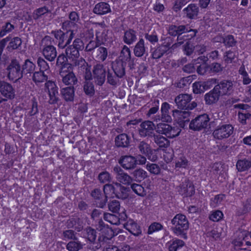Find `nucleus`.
Instances as JSON below:
<instances>
[{"label":"nucleus","mask_w":251,"mask_h":251,"mask_svg":"<svg viewBox=\"0 0 251 251\" xmlns=\"http://www.w3.org/2000/svg\"><path fill=\"white\" fill-rule=\"evenodd\" d=\"M156 126L151 121H145L142 122L139 128V134L141 137H150L153 135Z\"/></svg>","instance_id":"10"},{"label":"nucleus","mask_w":251,"mask_h":251,"mask_svg":"<svg viewBox=\"0 0 251 251\" xmlns=\"http://www.w3.org/2000/svg\"><path fill=\"white\" fill-rule=\"evenodd\" d=\"M84 236L89 241L93 242L96 240L97 235L96 231L93 229L88 228L86 229Z\"/></svg>","instance_id":"48"},{"label":"nucleus","mask_w":251,"mask_h":251,"mask_svg":"<svg viewBox=\"0 0 251 251\" xmlns=\"http://www.w3.org/2000/svg\"><path fill=\"white\" fill-rule=\"evenodd\" d=\"M221 96L217 90L214 89L204 96V100L206 104H211L218 101L219 97Z\"/></svg>","instance_id":"24"},{"label":"nucleus","mask_w":251,"mask_h":251,"mask_svg":"<svg viewBox=\"0 0 251 251\" xmlns=\"http://www.w3.org/2000/svg\"><path fill=\"white\" fill-rule=\"evenodd\" d=\"M237 56L238 53L236 51H228L226 52V55H225V61L227 64L234 62Z\"/></svg>","instance_id":"45"},{"label":"nucleus","mask_w":251,"mask_h":251,"mask_svg":"<svg viewBox=\"0 0 251 251\" xmlns=\"http://www.w3.org/2000/svg\"><path fill=\"white\" fill-rule=\"evenodd\" d=\"M239 74L241 76V77L242 79L243 84L248 85L251 82V78L250 77L244 65H242L239 68Z\"/></svg>","instance_id":"42"},{"label":"nucleus","mask_w":251,"mask_h":251,"mask_svg":"<svg viewBox=\"0 0 251 251\" xmlns=\"http://www.w3.org/2000/svg\"><path fill=\"white\" fill-rule=\"evenodd\" d=\"M153 140L160 148L166 149L170 146V141L165 137L160 135H153Z\"/></svg>","instance_id":"28"},{"label":"nucleus","mask_w":251,"mask_h":251,"mask_svg":"<svg viewBox=\"0 0 251 251\" xmlns=\"http://www.w3.org/2000/svg\"><path fill=\"white\" fill-rule=\"evenodd\" d=\"M93 78L97 84H103L105 79V71L102 65L98 64L95 66L93 70Z\"/></svg>","instance_id":"17"},{"label":"nucleus","mask_w":251,"mask_h":251,"mask_svg":"<svg viewBox=\"0 0 251 251\" xmlns=\"http://www.w3.org/2000/svg\"><path fill=\"white\" fill-rule=\"evenodd\" d=\"M107 50L104 47H100L96 50V58L98 61H104L107 57Z\"/></svg>","instance_id":"39"},{"label":"nucleus","mask_w":251,"mask_h":251,"mask_svg":"<svg viewBox=\"0 0 251 251\" xmlns=\"http://www.w3.org/2000/svg\"><path fill=\"white\" fill-rule=\"evenodd\" d=\"M184 11L187 17L193 18L198 14V7L195 4H190L184 9Z\"/></svg>","instance_id":"37"},{"label":"nucleus","mask_w":251,"mask_h":251,"mask_svg":"<svg viewBox=\"0 0 251 251\" xmlns=\"http://www.w3.org/2000/svg\"><path fill=\"white\" fill-rule=\"evenodd\" d=\"M136 40L135 32L132 30H128L125 32L124 41L127 44H131Z\"/></svg>","instance_id":"38"},{"label":"nucleus","mask_w":251,"mask_h":251,"mask_svg":"<svg viewBox=\"0 0 251 251\" xmlns=\"http://www.w3.org/2000/svg\"><path fill=\"white\" fill-rule=\"evenodd\" d=\"M37 64L40 68V70L46 71L49 68L48 63L43 58L39 57L37 60Z\"/></svg>","instance_id":"61"},{"label":"nucleus","mask_w":251,"mask_h":251,"mask_svg":"<svg viewBox=\"0 0 251 251\" xmlns=\"http://www.w3.org/2000/svg\"><path fill=\"white\" fill-rule=\"evenodd\" d=\"M8 77L11 80H17L22 76L20 66L16 61H13L7 68Z\"/></svg>","instance_id":"12"},{"label":"nucleus","mask_w":251,"mask_h":251,"mask_svg":"<svg viewBox=\"0 0 251 251\" xmlns=\"http://www.w3.org/2000/svg\"><path fill=\"white\" fill-rule=\"evenodd\" d=\"M120 58L121 61L118 62L114 64L113 69L117 76L121 77L125 75L126 62L128 61L130 59V50L127 46H125L123 47Z\"/></svg>","instance_id":"2"},{"label":"nucleus","mask_w":251,"mask_h":251,"mask_svg":"<svg viewBox=\"0 0 251 251\" xmlns=\"http://www.w3.org/2000/svg\"><path fill=\"white\" fill-rule=\"evenodd\" d=\"M14 28V26L9 23H6L4 26H2V29L0 31V37H3L7 33L10 32Z\"/></svg>","instance_id":"58"},{"label":"nucleus","mask_w":251,"mask_h":251,"mask_svg":"<svg viewBox=\"0 0 251 251\" xmlns=\"http://www.w3.org/2000/svg\"><path fill=\"white\" fill-rule=\"evenodd\" d=\"M221 96L229 95L233 90V83L230 81H223L215 87Z\"/></svg>","instance_id":"15"},{"label":"nucleus","mask_w":251,"mask_h":251,"mask_svg":"<svg viewBox=\"0 0 251 251\" xmlns=\"http://www.w3.org/2000/svg\"><path fill=\"white\" fill-rule=\"evenodd\" d=\"M119 163L126 170L133 169L136 166L135 157L131 155L123 156L120 159Z\"/></svg>","instance_id":"19"},{"label":"nucleus","mask_w":251,"mask_h":251,"mask_svg":"<svg viewBox=\"0 0 251 251\" xmlns=\"http://www.w3.org/2000/svg\"><path fill=\"white\" fill-rule=\"evenodd\" d=\"M36 68L35 64L30 59L25 60L22 67V74H31L34 73Z\"/></svg>","instance_id":"31"},{"label":"nucleus","mask_w":251,"mask_h":251,"mask_svg":"<svg viewBox=\"0 0 251 251\" xmlns=\"http://www.w3.org/2000/svg\"><path fill=\"white\" fill-rule=\"evenodd\" d=\"M44 90L49 96V102L50 104H54L58 101V88L55 82L47 81L45 83Z\"/></svg>","instance_id":"4"},{"label":"nucleus","mask_w":251,"mask_h":251,"mask_svg":"<svg viewBox=\"0 0 251 251\" xmlns=\"http://www.w3.org/2000/svg\"><path fill=\"white\" fill-rule=\"evenodd\" d=\"M193 92L195 94L203 93L205 90L203 85V82H196L193 84Z\"/></svg>","instance_id":"53"},{"label":"nucleus","mask_w":251,"mask_h":251,"mask_svg":"<svg viewBox=\"0 0 251 251\" xmlns=\"http://www.w3.org/2000/svg\"><path fill=\"white\" fill-rule=\"evenodd\" d=\"M104 219L105 221L113 225H118L119 223V218L115 215L110 213L105 214Z\"/></svg>","instance_id":"49"},{"label":"nucleus","mask_w":251,"mask_h":251,"mask_svg":"<svg viewBox=\"0 0 251 251\" xmlns=\"http://www.w3.org/2000/svg\"><path fill=\"white\" fill-rule=\"evenodd\" d=\"M225 195H218L211 199L210 204L213 207H217L220 205L223 200L225 199Z\"/></svg>","instance_id":"54"},{"label":"nucleus","mask_w":251,"mask_h":251,"mask_svg":"<svg viewBox=\"0 0 251 251\" xmlns=\"http://www.w3.org/2000/svg\"><path fill=\"white\" fill-rule=\"evenodd\" d=\"M233 131V127L230 125H223L219 126L213 132L214 138L222 139L228 138Z\"/></svg>","instance_id":"9"},{"label":"nucleus","mask_w":251,"mask_h":251,"mask_svg":"<svg viewBox=\"0 0 251 251\" xmlns=\"http://www.w3.org/2000/svg\"><path fill=\"white\" fill-rule=\"evenodd\" d=\"M110 11V6L108 4L105 2H100L97 4L94 8V12L99 15L105 14Z\"/></svg>","instance_id":"29"},{"label":"nucleus","mask_w":251,"mask_h":251,"mask_svg":"<svg viewBox=\"0 0 251 251\" xmlns=\"http://www.w3.org/2000/svg\"><path fill=\"white\" fill-rule=\"evenodd\" d=\"M187 190H182L183 195L186 197L191 196L194 193L195 189L193 185L190 181H186Z\"/></svg>","instance_id":"47"},{"label":"nucleus","mask_w":251,"mask_h":251,"mask_svg":"<svg viewBox=\"0 0 251 251\" xmlns=\"http://www.w3.org/2000/svg\"><path fill=\"white\" fill-rule=\"evenodd\" d=\"M132 191L137 195L144 197L146 195V191L145 188L140 184L133 183L131 185Z\"/></svg>","instance_id":"44"},{"label":"nucleus","mask_w":251,"mask_h":251,"mask_svg":"<svg viewBox=\"0 0 251 251\" xmlns=\"http://www.w3.org/2000/svg\"><path fill=\"white\" fill-rule=\"evenodd\" d=\"M147 170L151 174L158 175L160 172V168L156 164L149 163L146 166Z\"/></svg>","instance_id":"51"},{"label":"nucleus","mask_w":251,"mask_h":251,"mask_svg":"<svg viewBox=\"0 0 251 251\" xmlns=\"http://www.w3.org/2000/svg\"><path fill=\"white\" fill-rule=\"evenodd\" d=\"M125 228L130 233L135 236L141 234V230L139 226L132 220H129L125 225Z\"/></svg>","instance_id":"25"},{"label":"nucleus","mask_w":251,"mask_h":251,"mask_svg":"<svg viewBox=\"0 0 251 251\" xmlns=\"http://www.w3.org/2000/svg\"><path fill=\"white\" fill-rule=\"evenodd\" d=\"M54 36L57 39L59 40V47L64 48L71 42L74 38V33L71 30H67L65 33L61 30H58L55 32Z\"/></svg>","instance_id":"8"},{"label":"nucleus","mask_w":251,"mask_h":251,"mask_svg":"<svg viewBox=\"0 0 251 251\" xmlns=\"http://www.w3.org/2000/svg\"><path fill=\"white\" fill-rule=\"evenodd\" d=\"M62 81L66 85H74L77 81V78L73 71L71 64H65L61 68L60 72Z\"/></svg>","instance_id":"3"},{"label":"nucleus","mask_w":251,"mask_h":251,"mask_svg":"<svg viewBox=\"0 0 251 251\" xmlns=\"http://www.w3.org/2000/svg\"><path fill=\"white\" fill-rule=\"evenodd\" d=\"M130 139L126 134H121L115 138V144L118 147H126L130 143Z\"/></svg>","instance_id":"27"},{"label":"nucleus","mask_w":251,"mask_h":251,"mask_svg":"<svg viewBox=\"0 0 251 251\" xmlns=\"http://www.w3.org/2000/svg\"><path fill=\"white\" fill-rule=\"evenodd\" d=\"M132 175L135 181L139 182L145 179L148 176L147 172L142 169L135 170L132 173Z\"/></svg>","instance_id":"33"},{"label":"nucleus","mask_w":251,"mask_h":251,"mask_svg":"<svg viewBox=\"0 0 251 251\" xmlns=\"http://www.w3.org/2000/svg\"><path fill=\"white\" fill-rule=\"evenodd\" d=\"M173 115L175 120L181 125V123L189 120L190 113L188 111L176 110L174 111Z\"/></svg>","instance_id":"23"},{"label":"nucleus","mask_w":251,"mask_h":251,"mask_svg":"<svg viewBox=\"0 0 251 251\" xmlns=\"http://www.w3.org/2000/svg\"><path fill=\"white\" fill-rule=\"evenodd\" d=\"M115 185L116 187V197L121 199H126L128 196V189L118 183H115Z\"/></svg>","instance_id":"30"},{"label":"nucleus","mask_w":251,"mask_h":251,"mask_svg":"<svg viewBox=\"0 0 251 251\" xmlns=\"http://www.w3.org/2000/svg\"><path fill=\"white\" fill-rule=\"evenodd\" d=\"M207 60V57L201 56L195 60L197 71L199 75H204L210 73L209 67L206 64Z\"/></svg>","instance_id":"16"},{"label":"nucleus","mask_w":251,"mask_h":251,"mask_svg":"<svg viewBox=\"0 0 251 251\" xmlns=\"http://www.w3.org/2000/svg\"><path fill=\"white\" fill-rule=\"evenodd\" d=\"M168 244L169 251H179L185 245L182 240L178 239H175Z\"/></svg>","instance_id":"32"},{"label":"nucleus","mask_w":251,"mask_h":251,"mask_svg":"<svg viewBox=\"0 0 251 251\" xmlns=\"http://www.w3.org/2000/svg\"><path fill=\"white\" fill-rule=\"evenodd\" d=\"M108 208L110 211L114 213L118 212L120 208L119 202L116 200L112 201L108 204Z\"/></svg>","instance_id":"56"},{"label":"nucleus","mask_w":251,"mask_h":251,"mask_svg":"<svg viewBox=\"0 0 251 251\" xmlns=\"http://www.w3.org/2000/svg\"><path fill=\"white\" fill-rule=\"evenodd\" d=\"M48 79L47 75L45 74V71L43 70L34 72L32 75V79L36 85L47 80Z\"/></svg>","instance_id":"26"},{"label":"nucleus","mask_w":251,"mask_h":251,"mask_svg":"<svg viewBox=\"0 0 251 251\" xmlns=\"http://www.w3.org/2000/svg\"><path fill=\"white\" fill-rule=\"evenodd\" d=\"M22 44V41L19 37H15L9 43L7 48L9 50L17 49Z\"/></svg>","instance_id":"52"},{"label":"nucleus","mask_w":251,"mask_h":251,"mask_svg":"<svg viewBox=\"0 0 251 251\" xmlns=\"http://www.w3.org/2000/svg\"><path fill=\"white\" fill-rule=\"evenodd\" d=\"M61 94L66 101H72L74 98L73 87H68L62 89Z\"/></svg>","instance_id":"35"},{"label":"nucleus","mask_w":251,"mask_h":251,"mask_svg":"<svg viewBox=\"0 0 251 251\" xmlns=\"http://www.w3.org/2000/svg\"><path fill=\"white\" fill-rule=\"evenodd\" d=\"M156 131L158 133L164 134L168 138H173L179 135L181 129L173 127L168 124L160 123L157 125Z\"/></svg>","instance_id":"5"},{"label":"nucleus","mask_w":251,"mask_h":251,"mask_svg":"<svg viewBox=\"0 0 251 251\" xmlns=\"http://www.w3.org/2000/svg\"><path fill=\"white\" fill-rule=\"evenodd\" d=\"M135 55L138 57L142 56L145 52L144 41L141 39L136 44L134 49Z\"/></svg>","instance_id":"36"},{"label":"nucleus","mask_w":251,"mask_h":251,"mask_svg":"<svg viewBox=\"0 0 251 251\" xmlns=\"http://www.w3.org/2000/svg\"><path fill=\"white\" fill-rule=\"evenodd\" d=\"M223 217V213L221 211L217 210L211 213L209 216V219L214 222H218L221 220Z\"/></svg>","instance_id":"57"},{"label":"nucleus","mask_w":251,"mask_h":251,"mask_svg":"<svg viewBox=\"0 0 251 251\" xmlns=\"http://www.w3.org/2000/svg\"><path fill=\"white\" fill-rule=\"evenodd\" d=\"M236 168L239 172H244L251 167V161L246 159L239 160L236 165Z\"/></svg>","instance_id":"34"},{"label":"nucleus","mask_w":251,"mask_h":251,"mask_svg":"<svg viewBox=\"0 0 251 251\" xmlns=\"http://www.w3.org/2000/svg\"><path fill=\"white\" fill-rule=\"evenodd\" d=\"M163 228V226L157 222H154L151 224L149 227L148 233L151 234L153 232L158 231L161 230Z\"/></svg>","instance_id":"50"},{"label":"nucleus","mask_w":251,"mask_h":251,"mask_svg":"<svg viewBox=\"0 0 251 251\" xmlns=\"http://www.w3.org/2000/svg\"><path fill=\"white\" fill-rule=\"evenodd\" d=\"M138 148L140 152L148 156L149 159L151 161L156 160V156H151L152 151L151 150L150 146L148 143L142 141L140 142Z\"/></svg>","instance_id":"22"},{"label":"nucleus","mask_w":251,"mask_h":251,"mask_svg":"<svg viewBox=\"0 0 251 251\" xmlns=\"http://www.w3.org/2000/svg\"><path fill=\"white\" fill-rule=\"evenodd\" d=\"M116 187L114 185L113 186L111 184H106L103 187V192L105 195V197L112 198L116 196Z\"/></svg>","instance_id":"41"},{"label":"nucleus","mask_w":251,"mask_h":251,"mask_svg":"<svg viewBox=\"0 0 251 251\" xmlns=\"http://www.w3.org/2000/svg\"><path fill=\"white\" fill-rule=\"evenodd\" d=\"M209 124V118L207 115H200L191 121L189 128L194 130H200L206 128Z\"/></svg>","instance_id":"7"},{"label":"nucleus","mask_w":251,"mask_h":251,"mask_svg":"<svg viewBox=\"0 0 251 251\" xmlns=\"http://www.w3.org/2000/svg\"><path fill=\"white\" fill-rule=\"evenodd\" d=\"M83 245L77 240L70 242L67 245V249L69 251H78L82 249Z\"/></svg>","instance_id":"43"},{"label":"nucleus","mask_w":251,"mask_h":251,"mask_svg":"<svg viewBox=\"0 0 251 251\" xmlns=\"http://www.w3.org/2000/svg\"><path fill=\"white\" fill-rule=\"evenodd\" d=\"M38 112V102L35 99L31 100L30 107L28 109L27 113L30 116H33Z\"/></svg>","instance_id":"46"},{"label":"nucleus","mask_w":251,"mask_h":251,"mask_svg":"<svg viewBox=\"0 0 251 251\" xmlns=\"http://www.w3.org/2000/svg\"><path fill=\"white\" fill-rule=\"evenodd\" d=\"M174 226L173 232L177 236H180L184 239H187L186 231L189 228V223L185 215L177 214L172 220Z\"/></svg>","instance_id":"1"},{"label":"nucleus","mask_w":251,"mask_h":251,"mask_svg":"<svg viewBox=\"0 0 251 251\" xmlns=\"http://www.w3.org/2000/svg\"><path fill=\"white\" fill-rule=\"evenodd\" d=\"M42 53L46 59L50 61L54 60L57 55L55 48L51 45L45 47L43 49Z\"/></svg>","instance_id":"21"},{"label":"nucleus","mask_w":251,"mask_h":251,"mask_svg":"<svg viewBox=\"0 0 251 251\" xmlns=\"http://www.w3.org/2000/svg\"><path fill=\"white\" fill-rule=\"evenodd\" d=\"M84 44L79 39H76L73 44L70 46L66 50V54L68 58L73 60H75L79 56V51L83 50Z\"/></svg>","instance_id":"6"},{"label":"nucleus","mask_w":251,"mask_h":251,"mask_svg":"<svg viewBox=\"0 0 251 251\" xmlns=\"http://www.w3.org/2000/svg\"><path fill=\"white\" fill-rule=\"evenodd\" d=\"M169 50L167 45H162L156 48L152 51V56L153 58L158 59L161 57L163 54Z\"/></svg>","instance_id":"40"},{"label":"nucleus","mask_w":251,"mask_h":251,"mask_svg":"<svg viewBox=\"0 0 251 251\" xmlns=\"http://www.w3.org/2000/svg\"><path fill=\"white\" fill-rule=\"evenodd\" d=\"M191 100V96L188 94H181L175 99V102L178 108L187 109L189 102Z\"/></svg>","instance_id":"20"},{"label":"nucleus","mask_w":251,"mask_h":251,"mask_svg":"<svg viewBox=\"0 0 251 251\" xmlns=\"http://www.w3.org/2000/svg\"><path fill=\"white\" fill-rule=\"evenodd\" d=\"M209 67V72L210 73H217L221 71L222 70V67L221 65L217 63H214L211 64Z\"/></svg>","instance_id":"63"},{"label":"nucleus","mask_w":251,"mask_h":251,"mask_svg":"<svg viewBox=\"0 0 251 251\" xmlns=\"http://www.w3.org/2000/svg\"><path fill=\"white\" fill-rule=\"evenodd\" d=\"M84 91L86 94L92 95L94 93V88L93 84L89 81H85L84 85Z\"/></svg>","instance_id":"59"},{"label":"nucleus","mask_w":251,"mask_h":251,"mask_svg":"<svg viewBox=\"0 0 251 251\" xmlns=\"http://www.w3.org/2000/svg\"><path fill=\"white\" fill-rule=\"evenodd\" d=\"M114 171L117 173L116 178L120 183L125 185H129L132 181V177L124 173L119 167H115Z\"/></svg>","instance_id":"18"},{"label":"nucleus","mask_w":251,"mask_h":251,"mask_svg":"<svg viewBox=\"0 0 251 251\" xmlns=\"http://www.w3.org/2000/svg\"><path fill=\"white\" fill-rule=\"evenodd\" d=\"M96 36L100 44L103 43L107 40L109 31L104 24L98 23L96 24Z\"/></svg>","instance_id":"13"},{"label":"nucleus","mask_w":251,"mask_h":251,"mask_svg":"<svg viewBox=\"0 0 251 251\" xmlns=\"http://www.w3.org/2000/svg\"><path fill=\"white\" fill-rule=\"evenodd\" d=\"M14 96V90L10 84L5 82H0V102L2 100L1 96L5 99H11Z\"/></svg>","instance_id":"14"},{"label":"nucleus","mask_w":251,"mask_h":251,"mask_svg":"<svg viewBox=\"0 0 251 251\" xmlns=\"http://www.w3.org/2000/svg\"><path fill=\"white\" fill-rule=\"evenodd\" d=\"M97 229L100 232L98 239L100 242L106 241L107 240L112 238L114 236L112 229L105 226L102 221L99 222Z\"/></svg>","instance_id":"11"},{"label":"nucleus","mask_w":251,"mask_h":251,"mask_svg":"<svg viewBox=\"0 0 251 251\" xmlns=\"http://www.w3.org/2000/svg\"><path fill=\"white\" fill-rule=\"evenodd\" d=\"M50 13V10L48 9V8L46 6L42 7L39 8L35 10L34 11L33 15L35 18H38V17L41 16L46 14H48Z\"/></svg>","instance_id":"55"},{"label":"nucleus","mask_w":251,"mask_h":251,"mask_svg":"<svg viewBox=\"0 0 251 251\" xmlns=\"http://www.w3.org/2000/svg\"><path fill=\"white\" fill-rule=\"evenodd\" d=\"M177 168H186L188 166V161L185 157L180 158L176 163Z\"/></svg>","instance_id":"62"},{"label":"nucleus","mask_w":251,"mask_h":251,"mask_svg":"<svg viewBox=\"0 0 251 251\" xmlns=\"http://www.w3.org/2000/svg\"><path fill=\"white\" fill-rule=\"evenodd\" d=\"M226 46H232L235 44V40L231 35H228L225 38L222 39Z\"/></svg>","instance_id":"64"},{"label":"nucleus","mask_w":251,"mask_h":251,"mask_svg":"<svg viewBox=\"0 0 251 251\" xmlns=\"http://www.w3.org/2000/svg\"><path fill=\"white\" fill-rule=\"evenodd\" d=\"M111 179L110 175L106 171L100 173L99 175V179L102 183H106Z\"/></svg>","instance_id":"60"}]
</instances>
